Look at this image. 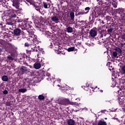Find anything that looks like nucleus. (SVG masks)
<instances>
[{
	"mask_svg": "<svg viewBox=\"0 0 125 125\" xmlns=\"http://www.w3.org/2000/svg\"><path fill=\"white\" fill-rule=\"evenodd\" d=\"M7 58L9 60H13V58L11 57H8Z\"/></svg>",
	"mask_w": 125,
	"mask_h": 125,
	"instance_id": "25",
	"label": "nucleus"
},
{
	"mask_svg": "<svg viewBox=\"0 0 125 125\" xmlns=\"http://www.w3.org/2000/svg\"><path fill=\"white\" fill-rule=\"evenodd\" d=\"M90 37L91 38H95L97 36V30H95V29H92L89 32Z\"/></svg>",
	"mask_w": 125,
	"mask_h": 125,
	"instance_id": "3",
	"label": "nucleus"
},
{
	"mask_svg": "<svg viewBox=\"0 0 125 125\" xmlns=\"http://www.w3.org/2000/svg\"><path fill=\"white\" fill-rule=\"evenodd\" d=\"M42 67V64L40 63L36 62L34 64V67L35 69H39Z\"/></svg>",
	"mask_w": 125,
	"mask_h": 125,
	"instance_id": "6",
	"label": "nucleus"
},
{
	"mask_svg": "<svg viewBox=\"0 0 125 125\" xmlns=\"http://www.w3.org/2000/svg\"><path fill=\"white\" fill-rule=\"evenodd\" d=\"M38 50H40V51H42V48H40V47L38 46Z\"/></svg>",
	"mask_w": 125,
	"mask_h": 125,
	"instance_id": "28",
	"label": "nucleus"
},
{
	"mask_svg": "<svg viewBox=\"0 0 125 125\" xmlns=\"http://www.w3.org/2000/svg\"><path fill=\"white\" fill-rule=\"evenodd\" d=\"M70 16L71 20L74 21V19L75 18V13H74V12H70Z\"/></svg>",
	"mask_w": 125,
	"mask_h": 125,
	"instance_id": "11",
	"label": "nucleus"
},
{
	"mask_svg": "<svg viewBox=\"0 0 125 125\" xmlns=\"http://www.w3.org/2000/svg\"><path fill=\"white\" fill-rule=\"evenodd\" d=\"M27 91V89L23 88V89H20L19 90V92H22V93H24V92H26Z\"/></svg>",
	"mask_w": 125,
	"mask_h": 125,
	"instance_id": "15",
	"label": "nucleus"
},
{
	"mask_svg": "<svg viewBox=\"0 0 125 125\" xmlns=\"http://www.w3.org/2000/svg\"><path fill=\"white\" fill-rule=\"evenodd\" d=\"M38 98L40 100H43V99H44V97L42 95H39Z\"/></svg>",
	"mask_w": 125,
	"mask_h": 125,
	"instance_id": "18",
	"label": "nucleus"
},
{
	"mask_svg": "<svg viewBox=\"0 0 125 125\" xmlns=\"http://www.w3.org/2000/svg\"><path fill=\"white\" fill-rule=\"evenodd\" d=\"M51 20L53 22H55V23H58V21H59V18L56 16H53L51 18Z\"/></svg>",
	"mask_w": 125,
	"mask_h": 125,
	"instance_id": "4",
	"label": "nucleus"
},
{
	"mask_svg": "<svg viewBox=\"0 0 125 125\" xmlns=\"http://www.w3.org/2000/svg\"><path fill=\"white\" fill-rule=\"evenodd\" d=\"M108 32H109V33H111V32H112V31H113V29H108Z\"/></svg>",
	"mask_w": 125,
	"mask_h": 125,
	"instance_id": "27",
	"label": "nucleus"
},
{
	"mask_svg": "<svg viewBox=\"0 0 125 125\" xmlns=\"http://www.w3.org/2000/svg\"><path fill=\"white\" fill-rule=\"evenodd\" d=\"M25 45L26 46H29V45H30V44H29V43H25Z\"/></svg>",
	"mask_w": 125,
	"mask_h": 125,
	"instance_id": "29",
	"label": "nucleus"
},
{
	"mask_svg": "<svg viewBox=\"0 0 125 125\" xmlns=\"http://www.w3.org/2000/svg\"><path fill=\"white\" fill-rule=\"evenodd\" d=\"M9 17H11V18H16V14L14 13V12H12L11 13L9 14Z\"/></svg>",
	"mask_w": 125,
	"mask_h": 125,
	"instance_id": "9",
	"label": "nucleus"
},
{
	"mask_svg": "<svg viewBox=\"0 0 125 125\" xmlns=\"http://www.w3.org/2000/svg\"><path fill=\"white\" fill-rule=\"evenodd\" d=\"M66 103L65 104H63V105H66V104H69L70 105H75L76 106V107L78 109V111L82 110V107L83 106V104H77V103H73L70 102L69 100H66Z\"/></svg>",
	"mask_w": 125,
	"mask_h": 125,
	"instance_id": "1",
	"label": "nucleus"
},
{
	"mask_svg": "<svg viewBox=\"0 0 125 125\" xmlns=\"http://www.w3.org/2000/svg\"><path fill=\"white\" fill-rule=\"evenodd\" d=\"M75 50V47H70L68 48V52H70L71 51H74Z\"/></svg>",
	"mask_w": 125,
	"mask_h": 125,
	"instance_id": "16",
	"label": "nucleus"
},
{
	"mask_svg": "<svg viewBox=\"0 0 125 125\" xmlns=\"http://www.w3.org/2000/svg\"><path fill=\"white\" fill-rule=\"evenodd\" d=\"M46 76H47V77H49V76H50V74H49V73H46Z\"/></svg>",
	"mask_w": 125,
	"mask_h": 125,
	"instance_id": "30",
	"label": "nucleus"
},
{
	"mask_svg": "<svg viewBox=\"0 0 125 125\" xmlns=\"http://www.w3.org/2000/svg\"><path fill=\"white\" fill-rule=\"evenodd\" d=\"M2 80L3 82H7L8 81V77L6 76H3L2 77Z\"/></svg>",
	"mask_w": 125,
	"mask_h": 125,
	"instance_id": "12",
	"label": "nucleus"
},
{
	"mask_svg": "<svg viewBox=\"0 0 125 125\" xmlns=\"http://www.w3.org/2000/svg\"><path fill=\"white\" fill-rule=\"evenodd\" d=\"M57 82H59V83H60V82H61V80L59 79L57 80Z\"/></svg>",
	"mask_w": 125,
	"mask_h": 125,
	"instance_id": "31",
	"label": "nucleus"
},
{
	"mask_svg": "<svg viewBox=\"0 0 125 125\" xmlns=\"http://www.w3.org/2000/svg\"><path fill=\"white\" fill-rule=\"evenodd\" d=\"M107 119V118H105V120H106Z\"/></svg>",
	"mask_w": 125,
	"mask_h": 125,
	"instance_id": "40",
	"label": "nucleus"
},
{
	"mask_svg": "<svg viewBox=\"0 0 125 125\" xmlns=\"http://www.w3.org/2000/svg\"><path fill=\"white\" fill-rule=\"evenodd\" d=\"M21 34V30L19 29H16L14 30V35L15 36H20Z\"/></svg>",
	"mask_w": 125,
	"mask_h": 125,
	"instance_id": "5",
	"label": "nucleus"
},
{
	"mask_svg": "<svg viewBox=\"0 0 125 125\" xmlns=\"http://www.w3.org/2000/svg\"><path fill=\"white\" fill-rule=\"evenodd\" d=\"M3 93L4 94H7V93H8V92L7 91V90H5L3 91Z\"/></svg>",
	"mask_w": 125,
	"mask_h": 125,
	"instance_id": "26",
	"label": "nucleus"
},
{
	"mask_svg": "<svg viewBox=\"0 0 125 125\" xmlns=\"http://www.w3.org/2000/svg\"><path fill=\"white\" fill-rule=\"evenodd\" d=\"M95 88H97V86H96V87H95Z\"/></svg>",
	"mask_w": 125,
	"mask_h": 125,
	"instance_id": "39",
	"label": "nucleus"
},
{
	"mask_svg": "<svg viewBox=\"0 0 125 125\" xmlns=\"http://www.w3.org/2000/svg\"><path fill=\"white\" fill-rule=\"evenodd\" d=\"M112 5H113V7L116 8V7H117V6L118 5V3H117V2L114 1L112 2Z\"/></svg>",
	"mask_w": 125,
	"mask_h": 125,
	"instance_id": "19",
	"label": "nucleus"
},
{
	"mask_svg": "<svg viewBox=\"0 0 125 125\" xmlns=\"http://www.w3.org/2000/svg\"><path fill=\"white\" fill-rule=\"evenodd\" d=\"M98 125H107V124L105 122L100 121Z\"/></svg>",
	"mask_w": 125,
	"mask_h": 125,
	"instance_id": "17",
	"label": "nucleus"
},
{
	"mask_svg": "<svg viewBox=\"0 0 125 125\" xmlns=\"http://www.w3.org/2000/svg\"><path fill=\"white\" fill-rule=\"evenodd\" d=\"M38 62H39V63H41V62H42V60H41V61H40V60H38Z\"/></svg>",
	"mask_w": 125,
	"mask_h": 125,
	"instance_id": "32",
	"label": "nucleus"
},
{
	"mask_svg": "<svg viewBox=\"0 0 125 125\" xmlns=\"http://www.w3.org/2000/svg\"><path fill=\"white\" fill-rule=\"evenodd\" d=\"M27 2H29L30 4H33V0H26Z\"/></svg>",
	"mask_w": 125,
	"mask_h": 125,
	"instance_id": "20",
	"label": "nucleus"
},
{
	"mask_svg": "<svg viewBox=\"0 0 125 125\" xmlns=\"http://www.w3.org/2000/svg\"><path fill=\"white\" fill-rule=\"evenodd\" d=\"M98 89H99V88H98Z\"/></svg>",
	"mask_w": 125,
	"mask_h": 125,
	"instance_id": "41",
	"label": "nucleus"
},
{
	"mask_svg": "<svg viewBox=\"0 0 125 125\" xmlns=\"http://www.w3.org/2000/svg\"><path fill=\"white\" fill-rule=\"evenodd\" d=\"M43 5L45 8H47V3L43 2Z\"/></svg>",
	"mask_w": 125,
	"mask_h": 125,
	"instance_id": "23",
	"label": "nucleus"
},
{
	"mask_svg": "<svg viewBox=\"0 0 125 125\" xmlns=\"http://www.w3.org/2000/svg\"><path fill=\"white\" fill-rule=\"evenodd\" d=\"M61 49V47L58 46V48L55 49V51H59V50Z\"/></svg>",
	"mask_w": 125,
	"mask_h": 125,
	"instance_id": "22",
	"label": "nucleus"
},
{
	"mask_svg": "<svg viewBox=\"0 0 125 125\" xmlns=\"http://www.w3.org/2000/svg\"><path fill=\"white\" fill-rule=\"evenodd\" d=\"M20 71L21 72L23 73L24 72H27L28 69H27V68L25 67L24 66H21L20 68Z\"/></svg>",
	"mask_w": 125,
	"mask_h": 125,
	"instance_id": "10",
	"label": "nucleus"
},
{
	"mask_svg": "<svg viewBox=\"0 0 125 125\" xmlns=\"http://www.w3.org/2000/svg\"><path fill=\"white\" fill-rule=\"evenodd\" d=\"M115 51L113 52L112 53V58H114V57H116L117 58H119V54L122 53V50L121 48L119 47H116L115 49Z\"/></svg>",
	"mask_w": 125,
	"mask_h": 125,
	"instance_id": "2",
	"label": "nucleus"
},
{
	"mask_svg": "<svg viewBox=\"0 0 125 125\" xmlns=\"http://www.w3.org/2000/svg\"><path fill=\"white\" fill-rule=\"evenodd\" d=\"M58 54H60V51L58 52Z\"/></svg>",
	"mask_w": 125,
	"mask_h": 125,
	"instance_id": "35",
	"label": "nucleus"
},
{
	"mask_svg": "<svg viewBox=\"0 0 125 125\" xmlns=\"http://www.w3.org/2000/svg\"><path fill=\"white\" fill-rule=\"evenodd\" d=\"M86 86L87 87V86H89V85L88 84H86Z\"/></svg>",
	"mask_w": 125,
	"mask_h": 125,
	"instance_id": "34",
	"label": "nucleus"
},
{
	"mask_svg": "<svg viewBox=\"0 0 125 125\" xmlns=\"http://www.w3.org/2000/svg\"><path fill=\"white\" fill-rule=\"evenodd\" d=\"M120 72L121 75H125V65L121 67Z\"/></svg>",
	"mask_w": 125,
	"mask_h": 125,
	"instance_id": "7",
	"label": "nucleus"
},
{
	"mask_svg": "<svg viewBox=\"0 0 125 125\" xmlns=\"http://www.w3.org/2000/svg\"><path fill=\"white\" fill-rule=\"evenodd\" d=\"M85 10H86V11H87V12H86V13H87V12H88V11H89V10H90V8L87 7H86V8H85Z\"/></svg>",
	"mask_w": 125,
	"mask_h": 125,
	"instance_id": "21",
	"label": "nucleus"
},
{
	"mask_svg": "<svg viewBox=\"0 0 125 125\" xmlns=\"http://www.w3.org/2000/svg\"><path fill=\"white\" fill-rule=\"evenodd\" d=\"M36 10H37V11H39V10H40V9L38 8H36Z\"/></svg>",
	"mask_w": 125,
	"mask_h": 125,
	"instance_id": "33",
	"label": "nucleus"
},
{
	"mask_svg": "<svg viewBox=\"0 0 125 125\" xmlns=\"http://www.w3.org/2000/svg\"><path fill=\"white\" fill-rule=\"evenodd\" d=\"M100 91H101V92H103V90H101Z\"/></svg>",
	"mask_w": 125,
	"mask_h": 125,
	"instance_id": "37",
	"label": "nucleus"
},
{
	"mask_svg": "<svg viewBox=\"0 0 125 125\" xmlns=\"http://www.w3.org/2000/svg\"><path fill=\"white\" fill-rule=\"evenodd\" d=\"M13 6H15V4H14V3L13 4Z\"/></svg>",
	"mask_w": 125,
	"mask_h": 125,
	"instance_id": "36",
	"label": "nucleus"
},
{
	"mask_svg": "<svg viewBox=\"0 0 125 125\" xmlns=\"http://www.w3.org/2000/svg\"><path fill=\"white\" fill-rule=\"evenodd\" d=\"M102 112H103V111H102Z\"/></svg>",
	"mask_w": 125,
	"mask_h": 125,
	"instance_id": "43",
	"label": "nucleus"
},
{
	"mask_svg": "<svg viewBox=\"0 0 125 125\" xmlns=\"http://www.w3.org/2000/svg\"><path fill=\"white\" fill-rule=\"evenodd\" d=\"M68 33H73V28L68 27L67 28Z\"/></svg>",
	"mask_w": 125,
	"mask_h": 125,
	"instance_id": "14",
	"label": "nucleus"
},
{
	"mask_svg": "<svg viewBox=\"0 0 125 125\" xmlns=\"http://www.w3.org/2000/svg\"><path fill=\"white\" fill-rule=\"evenodd\" d=\"M97 0V1H99V0Z\"/></svg>",
	"mask_w": 125,
	"mask_h": 125,
	"instance_id": "38",
	"label": "nucleus"
},
{
	"mask_svg": "<svg viewBox=\"0 0 125 125\" xmlns=\"http://www.w3.org/2000/svg\"><path fill=\"white\" fill-rule=\"evenodd\" d=\"M123 97H118V101L119 102V104H123V101H124V99H122Z\"/></svg>",
	"mask_w": 125,
	"mask_h": 125,
	"instance_id": "13",
	"label": "nucleus"
},
{
	"mask_svg": "<svg viewBox=\"0 0 125 125\" xmlns=\"http://www.w3.org/2000/svg\"><path fill=\"white\" fill-rule=\"evenodd\" d=\"M32 51H38L37 49H36V47H34L33 48H32Z\"/></svg>",
	"mask_w": 125,
	"mask_h": 125,
	"instance_id": "24",
	"label": "nucleus"
},
{
	"mask_svg": "<svg viewBox=\"0 0 125 125\" xmlns=\"http://www.w3.org/2000/svg\"><path fill=\"white\" fill-rule=\"evenodd\" d=\"M68 125H75V121L73 120V119L68 120L67 121Z\"/></svg>",
	"mask_w": 125,
	"mask_h": 125,
	"instance_id": "8",
	"label": "nucleus"
},
{
	"mask_svg": "<svg viewBox=\"0 0 125 125\" xmlns=\"http://www.w3.org/2000/svg\"><path fill=\"white\" fill-rule=\"evenodd\" d=\"M58 86H59V85H58Z\"/></svg>",
	"mask_w": 125,
	"mask_h": 125,
	"instance_id": "42",
	"label": "nucleus"
}]
</instances>
